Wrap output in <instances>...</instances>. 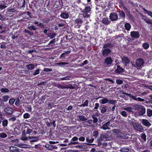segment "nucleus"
Returning <instances> with one entry per match:
<instances>
[{"label": "nucleus", "mask_w": 152, "mask_h": 152, "mask_svg": "<svg viewBox=\"0 0 152 152\" xmlns=\"http://www.w3.org/2000/svg\"><path fill=\"white\" fill-rule=\"evenodd\" d=\"M116 83L119 84H121L123 83V81L120 79H117L116 80Z\"/></svg>", "instance_id": "obj_58"}, {"label": "nucleus", "mask_w": 152, "mask_h": 152, "mask_svg": "<svg viewBox=\"0 0 152 152\" xmlns=\"http://www.w3.org/2000/svg\"><path fill=\"white\" fill-rule=\"evenodd\" d=\"M17 148L15 146H11L10 148V150L12 152H14L17 150Z\"/></svg>", "instance_id": "obj_45"}, {"label": "nucleus", "mask_w": 152, "mask_h": 152, "mask_svg": "<svg viewBox=\"0 0 152 152\" xmlns=\"http://www.w3.org/2000/svg\"><path fill=\"white\" fill-rule=\"evenodd\" d=\"M142 10L144 11V13L145 14H147L148 15L150 16L152 18V12L151 11H148L145 8H143Z\"/></svg>", "instance_id": "obj_20"}, {"label": "nucleus", "mask_w": 152, "mask_h": 152, "mask_svg": "<svg viewBox=\"0 0 152 152\" xmlns=\"http://www.w3.org/2000/svg\"><path fill=\"white\" fill-rule=\"evenodd\" d=\"M32 130L30 129L27 128L26 129V133L27 134H29L32 133Z\"/></svg>", "instance_id": "obj_57"}, {"label": "nucleus", "mask_w": 152, "mask_h": 152, "mask_svg": "<svg viewBox=\"0 0 152 152\" xmlns=\"http://www.w3.org/2000/svg\"><path fill=\"white\" fill-rule=\"evenodd\" d=\"M40 70L39 69H36L35 72L33 74V75H36L38 74H39V73Z\"/></svg>", "instance_id": "obj_64"}, {"label": "nucleus", "mask_w": 152, "mask_h": 152, "mask_svg": "<svg viewBox=\"0 0 152 152\" xmlns=\"http://www.w3.org/2000/svg\"><path fill=\"white\" fill-rule=\"evenodd\" d=\"M83 20L80 18L77 19L75 20V22L77 24H81Z\"/></svg>", "instance_id": "obj_38"}, {"label": "nucleus", "mask_w": 152, "mask_h": 152, "mask_svg": "<svg viewBox=\"0 0 152 152\" xmlns=\"http://www.w3.org/2000/svg\"><path fill=\"white\" fill-rule=\"evenodd\" d=\"M140 37L139 33L138 31H134V38H138Z\"/></svg>", "instance_id": "obj_26"}, {"label": "nucleus", "mask_w": 152, "mask_h": 152, "mask_svg": "<svg viewBox=\"0 0 152 152\" xmlns=\"http://www.w3.org/2000/svg\"><path fill=\"white\" fill-rule=\"evenodd\" d=\"M57 148V147L56 145H50L49 148V150H51L53 149H56Z\"/></svg>", "instance_id": "obj_42"}, {"label": "nucleus", "mask_w": 152, "mask_h": 152, "mask_svg": "<svg viewBox=\"0 0 152 152\" xmlns=\"http://www.w3.org/2000/svg\"><path fill=\"white\" fill-rule=\"evenodd\" d=\"M134 100L139 101L140 102H143L145 101L143 99L141 98L140 97H137L134 96Z\"/></svg>", "instance_id": "obj_36"}, {"label": "nucleus", "mask_w": 152, "mask_h": 152, "mask_svg": "<svg viewBox=\"0 0 152 152\" xmlns=\"http://www.w3.org/2000/svg\"><path fill=\"white\" fill-rule=\"evenodd\" d=\"M99 132L97 131H95L93 132V136L96 137L98 135Z\"/></svg>", "instance_id": "obj_63"}, {"label": "nucleus", "mask_w": 152, "mask_h": 152, "mask_svg": "<svg viewBox=\"0 0 152 152\" xmlns=\"http://www.w3.org/2000/svg\"><path fill=\"white\" fill-rule=\"evenodd\" d=\"M147 114L148 116L150 117L152 115V110L148 109L147 110Z\"/></svg>", "instance_id": "obj_28"}, {"label": "nucleus", "mask_w": 152, "mask_h": 152, "mask_svg": "<svg viewBox=\"0 0 152 152\" xmlns=\"http://www.w3.org/2000/svg\"><path fill=\"white\" fill-rule=\"evenodd\" d=\"M141 123L143 125L148 127H149L151 125V124L148 120L145 119H142Z\"/></svg>", "instance_id": "obj_12"}, {"label": "nucleus", "mask_w": 152, "mask_h": 152, "mask_svg": "<svg viewBox=\"0 0 152 152\" xmlns=\"http://www.w3.org/2000/svg\"><path fill=\"white\" fill-rule=\"evenodd\" d=\"M30 114L28 113H25L23 115V117L25 119L28 118L30 117Z\"/></svg>", "instance_id": "obj_47"}, {"label": "nucleus", "mask_w": 152, "mask_h": 152, "mask_svg": "<svg viewBox=\"0 0 152 152\" xmlns=\"http://www.w3.org/2000/svg\"><path fill=\"white\" fill-rule=\"evenodd\" d=\"M125 27L127 30H129L131 28V25L128 23H126L125 25Z\"/></svg>", "instance_id": "obj_39"}, {"label": "nucleus", "mask_w": 152, "mask_h": 152, "mask_svg": "<svg viewBox=\"0 0 152 152\" xmlns=\"http://www.w3.org/2000/svg\"><path fill=\"white\" fill-rule=\"evenodd\" d=\"M8 124V120L7 119H5L2 122V126L4 127H6L7 125Z\"/></svg>", "instance_id": "obj_40"}, {"label": "nucleus", "mask_w": 152, "mask_h": 152, "mask_svg": "<svg viewBox=\"0 0 152 152\" xmlns=\"http://www.w3.org/2000/svg\"><path fill=\"white\" fill-rule=\"evenodd\" d=\"M6 4L0 5V9L2 10L7 7V6L6 5Z\"/></svg>", "instance_id": "obj_55"}, {"label": "nucleus", "mask_w": 152, "mask_h": 152, "mask_svg": "<svg viewBox=\"0 0 152 152\" xmlns=\"http://www.w3.org/2000/svg\"><path fill=\"white\" fill-rule=\"evenodd\" d=\"M144 63V61L143 59L140 58L137 59L136 61V66L137 67H141Z\"/></svg>", "instance_id": "obj_11"}, {"label": "nucleus", "mask_w": 152, "mask_h": 152, "mask_svg": "<svg viewBox=\"0 0 152 152\" xmlns=\"http://www.w3.org/2000/svg\"><path fill=\"white\" fill-rule=\"evenodd\" d=\"M81 12L83 13L81 15L83 16L85 18H88L90 17V15L88 14L87 12H84V11H82Z\"/></svg>", "instance_id": "obj_27"}, {"label": "nucleus", "mask_w": 152, "mask_h": 152, "mask_svg": "<svg viewBox=\"0 0 152 152\" xmlns=\"http://www.w3.org/2000/svg\"><path fill=\"white\" fill-rule=\"evenodd\" d=\"M56 36V34L53 33H48V37H50L51 39L54 38Z\"/></svg>", "instance_id": "obj_33"}, {"label": "nucleus", "mask_w": 152, "mask_h": 152, "mask_svg": "<svg viewBox=\"0 0 152 152\" xmlns=\"http://www.w3.org/2000/svg\"><path fill=\"white\" fill-rule=\"evenodd\" d=\"M1 92L8 93L9 92V90L7 88H1Z\"/></svg>", "instance_id": "obj_43"}, {"label": "nucleus", "mask_w": 152, "mask_h": 152, "mask_svg": "<svg viewBox=\"0 0 152 152\" xmlns=\"http://www.w3.org/2000/svg\"><path fill=\"white\" fill-rule=\"evenodd\" d=\"M9 96L8 95H6L2 97V100L3 102H7L9 99Z\"/></svg>", "instance_id": "obj_29"}, {"label": "nucleus", "mask_w": 152, "mask_h": 152, "mask_svg": "<svg viewBox=\"0 0 152 152\" xmlns=\"http://www.w3.org/2000/svg\"><path fill=\"white\" fill-rule=\"evenodd\" d=\"M9 120L10 121L14 122L16 120V118L15 117H12L9 118Z\"/></svg>", "instance_id": "obj_62"}, {"label": "nucleus", "mask_w": 152, "mask_h": 152, "mask_svg": "<svg viewBox=\"0 0 152 152\" xmlns=\"http://www.w3.org/2000/svg\"><path fill=\"white\" fill-rule=\"evenodd\" d=\"M124 109L125 110H127L128 111L131 112H132L133 108L132 107H126L125 108H124Z\"/></svg>", "instance_id": "obj_48"}, {"label": "nucleus", "mask_w": 152, "mask_h": 152, "mask_svg": "<svg viewBox=\"0 0 152 152\" xmlns=\"http://www.w3.org/2000/svg\"><path fill=\"white\" fill-rule=\"evenodd\" d=\"M121 151L122 152H128L129 151L128 149L123 148L121 149Z\"/></svg>", "instance_id": "obj_61"}, {"label": "nucleus", "mask_w": 152, "mask_h": 152, "mask_svg": "<svg viewBox=\"0 0 152 152\" xmlns=\"http://www.w3.org/2000/svg\"><path fill=\"white\" fill-rule=\"evenodd\" d=\"M70 51H66L65 53L62 54L60 57V59H61L62 58H64L65 57L66 55H67L70 53Z\"/></svg>", "instance_id": "obj_25"}, {"label": "nucleus", "mask_w": 152, "mask_h": 152, "mask_svg": "<svg viewBox=\"0 0 152 152\" xmlns=\"http://www.w3.org/2000/svg\"><path fill=\"white\" fill-rule=\"evenodd\" d=\"M109 18L111 21H115L117 20L118 16L116 12H113L110 14Z\"/></svg>", "instance_id": "obj_5"}, {"label": "nucleus", "mask_w": 152, "mask_h": 152, "mask_svg": "<svg viewBox=\"0 0 152 152\" xmlns=\"http://www.w3.org/2000/svg\"><path fill=\"white\" fill-rule=\"evenodd\" d=\"M55 39H53L47 45V46L48 47L50 45L51 47H53L54 46V45L53 44L55 42Z\"/></svg>", "instance_id": "obj_34"}, {"label": "nucleus", "mask_w": 152, "mask_h": 152, "mask_svg": "<svg viewBox=\"0 0 152 152\" xmlns=\"http://www.w3.org/2000/svg\"><path fill=\"white\" fill-rule=\"evenodd\" d=\"M134 129L137 132H142L143 129L142 125L139 123H134Z\"/></svg>", "instance_id": "obj_4"}, {"label": "nucleus", "mask_w": 152, "mask_h": 152, "mask_svg": "<svg viewBox=\"0 0 152 152\" xmlns=\"http://www.w3.org/2000/svg\"><path fill=\"white\" fill-rule=\"evenodd\" d=\"M118 15L119 17L124 18L125 17V14L122 10H120L118 12Z\"/></svg>", "instance_id": "obj_23"}, {"label": "nucleus", "mask_w": 152, "mask_h": 152, "mask_svg": "<svg viewBox=\"0 0 152 152\" xmlns=\"http://www.w3.org/2000/svg\"><path fill=\"white\" fill-rule=\"evenodd\" d=\"M142 47L145 49L146 50L148 48L149 46L147 43L145 42L142 44Z\"/></svg>", "instance_id": "obj_35"}, {"label": "nucleus", "mask_w": 152, "mask_h": 152, "mask_svg": "<svg viewBox=\"0 0 152 152\" xmlns=\"http://www.w3.org/2000/svg\"><path fill=\"white\" fill-rule=\"evenodd\" d=\"M6 19V17L5 16L2 15L0 14V20H4Z\"/></svg>", "instance_id": "obj_59"}, {"label": "nucleus", "mask_w": 152, "mask_h": 152, "mask_svg": "<svg viewBox=\"0 0 152 152\" xmlns=\"http://www.w3.org/2000/svg\"><path fill=\"white\" fill-rule=\"evenodd\" d=\"M92 118H93V123H96L98 121L97 118L96 117H94L93 116L92 117Z\"/></svg>", "instance_id": "obj_60"}, {"label": "nucleus", "mask_w": 152, "mask_h": 152, "mask_svg": "<svg viewBox=\"0 0 152 152\" xmlns=\"http://www.w3.org/2000/svg\"><path fill=\"white\" fill-rule=\"evenodd\" d=\"M7 135L5 133L2 132L0 133V137L3 138H4L7 137Z\"/></svg>", "instance_id": "obj_50"}, {"label": "nucleus", "mask_w": 152, "mask_h": 152, "mask_svg": "<svg viewBox=\"0 0 152 152\" xmlns=\"http://www.w3.org/2000/svg\"><path fill=\"white\" fill-rule=\"evenodd\" d=\"M78 140V138L77 137H73L71 139V141L69 142L68 145H76L79 144L78 141H77Z\"/></svg>", "instance_id": "obj_8"}, {"label": "nucleus", "mask_w": 152, "mask_h": 152, "mask_svg": "<svg viewBox=\"0 0 152 152\" xmlns=\"http://www.w3.org/2000/svg\"><path fill=\"white\" fill-rule=\"evenodd\" d=\"M28 28L30 30H36L37 29V28L34 26L32 25L29 26H28Z\"/></svg>", "instance_id": "obj_52"}, {"label": "nucleus", "mask_w": 152, "mask_h": 152, "mask_svg": "<svg viewBox=\"0 0 152 152\" xmlns=\"http://www.w3.org/2000/svg\"><path fill=\"white\" fill-rule=\"evenodd\" d=\"M113 45L111 43H108L106 44H104L103 46V48H111L113 47Z\"/></svg>", "instance_id": "obj_24"}, {"label": "nucleus", "mask_w": 152, "mask_h": 152, "mask_svg": "<svg viewBox=\"0 0 152 152\" xmlns=\"http://www.w3.org/2000/svg\"><path fill=\"white\" fill-rule=\"evenodd\" d=\"M15 101V99L13 98L10 99L9 101V103L10 105H12L14 103Z\"/></svg>", "instance_id": "obj_49"}, {"label": "nucleus", "mask_w": 152, "mask_h": 152, "mask_svg": "<svg viewBox=\"0 0 152 152\" xmlns=\"http://www.w3.org/2000/svg\"><path fill=\"white\" fill-rule=\"evenodd\" d=\"M144 20L147 23L152 25V20L151 19L149 18H147L144 19Z\"/></svg>", "instance_id": "obj_41"}, {"label": "nucleus", "mask_w": 152, "mask_h": 152, "mask_svg": "<svg viewBox=\"0 0 152 152\" xmlns=\"http://www.w3.org/2000/svg\"><path fill=\"white\" fill-rule=\"evenodd\" d=\"M61 17L64 19H67L69 16V15L68 13L63 12L61 14Z\"/></svg>", "instance_id": "obj_19"}, {"label": "nucleus", "mask_w": 152, "mask_h": 152, "mask_svg": "<svg viewBox=\"0 0 152 152\" xmlns=\"http://www.w3.org/2000/svg\"><path fill=\"white\" fill-rule=\"evenodd\" d=\"M84 124L85 125L88 126H93L94 124L93 123V121L92 120H89L85 121Z\"/></svg>", "instance_id": "obj_14"}, {"label": "nucleus", "mask_w": 152, "mask_h": 152, "mask_svg": "<svg viewBox=\"0 0 152 152\" xmlns=\"http://www.w3.org/2000/svg\"><path fill=\"white\" fill-rule=\"evenodd\" d=\"M69 64V63H67V62H60L56 64V65L62 66L63 65H66V64Z\"/></svg>", "instance_id": "obj_31"}, {"label": "nucleus", "mask_w": 152, "mask_h": 152, "mask_svg": "<svg viewBox=\"0 0 152 152\" xmlns=\"http://www.w3.org/2000/svg\"><path fill=\"white\" fill-rule=\"evenodd\" d=\"M100 138L103 141H106L107 140L108 138L107 137H106L105 135L103 134H102L101 135Z\"/></svg>", "instance_id": "obj_30"}, {"label": "nucleus", "mask_w": 152, "mask_h": 152, "mask_svg": "<svg viewBox=\"0 0 152 152\" xmlns=\"http://www.w3.org/2000/svg\"><path fill=\"white\" fill-rule=\"evenodd\" d=\"M147 136L145 133H142L140 135V136L138 135L135 134H134V141H136L137 140V137L138 138L139 140L144 142L146 141Z\"/></svg>", "instance_id": "obj_3"}, {"label": "nucleus", "mask_w": 152, "mask_h": 152, "mask_svg": "<svg viewBox=\"0 0 152 152\" xmlns=\"http://www.w3.org/2000/svg\"><path fill=\"white\" fill-rule=\"evenodd\" d=\"M134 109L136 111H139L134 113L135 117L143 115L145 113V108L144 106L137 104H134Z\"/></svg>", "instance_id": "obj_1"}, {"label": "nucleus", "mask_w": 152, "mask_h": 152, "mask_svg": "<svg viewBox=\"0 0 152 152\" xmlns=\"http://www.w3.org/2000/svg\"><path fill=\"white\" fill-rule=\"evenodd\" d=\"M57 86L58 88H60L62 89H65L67 88V87H66L62 86L61 84H57Z\"/></svg>", "instance_id": "obj_56"}, {"label": "nucleus", "mask_w": 152, "mask_h": 152, "mask_svg": "<svg viewBox=\"0 0 152 152\" xmlns=\"http://www.w3.org/2000/svg\"><path fill=\"white\" fill-rule=\"evenodd\" d=\"M39 137H33L32 140H30L31 142H34L37 141L38 140Z\"/></svg>", "instance_id": "obj_46"}, {"label": "nucleus", "mask_w": 152, "mask_h": 152, "mask_svg": "<svg viewBox=\"0 0 152 152\" xmlns=\"http://www.w3.org/2000/svg\"><path fill=\"white\" fill-rule=\"evenodd\" d=\"M6 29V27L5 25L1 24L0 25V30H1L0 31V34H2L5 32Z\"/></svg>", "instance_id": "obj_17"}, {"label": "nucleus", "mask_w": 152, "mask_h": 152, "mask_svg": "<svg viewBox=\"0 0 152 152\" xmlns=\"http://www.w3.org/2000/svg\"><path fill=\"white\" fill-rule=\"evenodd\" d=\"M122 61L123 63L124 64L125 66H127L129 62L130 61L128 58L125 56H124L121 57Z\"/></svg>", "instance_id": "obj_13"}, {"label": "nucleus", "mask_w": 152, "mask_h": 152, "mask_svg": "<svg viewBox=\"0 0 152 152\" xmlns=\"http://www.w3.org/2000/svg\"><path fill=\"white\" fill-rule=\"evenodd\" d=\"M107 109V107L104 105H102L100 106V112L102 113H104L106 112Z\"/></svg>", "instance_id": "obj_15"}, {"label": "nucleus", "mask_w": 152, "mask_h": 152, "mask_svg": "<svg viewBox=\"0 0 152 152\" xmlns=\"http://www.w3.org/2000/svg\"><path fill=\"white\" fill-rule=\"evenodd\" d=\"M120 113L123 116L126 117L127 116V113L126 112L124 111H121L120 112Z\"/></svg>", "instance_id": "obj_44"}, {"label": "nucleus", "mask_w": 152, "mask_h": 152, "mask_svg": "<svg viewBox=\"0 0 152 152\" xmlns=\"http://www.w3.org/2000/svg\"><path fill=\"white\" fill-rule=\"evenodd\" d=\"M86 141L89 143L92 142L94 140V138L90 139L89 138H87L86 139Z\"/></svg>", "instance_id": "obj_54"}, {"label": "nucleus", "mask_w": 152, "mask_h": 152, "mask_svg": "<svg viewBox=\"0 0 152 152\" xmlns=\"http://www.w3.org/2000/svg\"><path fill=\"white\" fill-rule=\"evenodd\" d=\"M102 54L104 56H107L111 52V50L109 48H104L102 50Z\"/></svg>", "instance_id": "obj_10"}, {"label": "nucleus", "mask_w": 152, "mask_h": 152, "mask_svg": "<svg viewBox=\"0 0 152 152\" xmlns=\"http://www.w3.org/2000/svg\"><path fill=\"white\" fill-rule=\"evenodd\" d=\"M117 69L115 70V72L117 73H121L123 72V69L120 66H117Z\"/></svg>", "instance_id": "obj_21"}, {"label": "nucleus", "mask_w": 152, "mask_h": 152, "mask_svg": "<svg viewBox=\"0 0 152 152\" xmlns=\"http://www.w3.org/2000/svg\"><path fill=\"white\" fill-rule=\"evenodd\" d=\"M77 117L81 121H85L87 120V118L86 117L82 115H78Z\"/></svg>", "instance_id": "obj_22"}, {"label": "nucleus", "mask_w": 152, "mask_h": 152, "mask_svg": "<svg viewBox=\"0 0 152 152\" xmlns=\"http://www.w3.org/2000/svg\"><path fill=\"white\" fill-rule=\"evenodd\" d=\"M4 111L10 115L12 114L13 112V109L8 106L4 108Z\"/></svg>", "instance_id": "obj_9"}, {"label": "nucleus", "mask_w": 152, "mask_h": 152, "mask_svg": "<svg viewBox=\"0 0 152 152\" xmlns=\"http://www.w3.org/2000/svg\"><path fill=\"white\" fill-rule=\"evenodd\" d=\"M113 61L112 58L110 57H107L106 58L104 61V64L106 65H110L111 64Z\"/></svg>", "instance_id": "obj_7"}, {"label": "nucleus", "mask_w": 152, "mask_h": 152, "mask_svg": "<svg viewBox=\"0 0 152 152\" xmlns=\"http://www.w3.org/2000/svg\"><path fill=\"white\" fill-rule=\"evenodd\" d=\"M26 66L27 68L29 70H32L34 68V66L33 64H29L28 65H26Z\"/></svg>", "instance_id": "obj_32"}, {"label": "nucleus", "mask_w": 152, "mask_h": 152, "mask_svg": "<svg viewBox=\"0 0 152 152\" xmlns=\"http://www.w3.org/2000/svg\"><path fill=\"white\" fill-rule=\"evenodd\" d=\"M116 102V101L113 100H108V104H115Z\"/></svg>", "instance_id": "obj_51"}, {"label": "nucleus", "mask_w": 152, "mask_h": 152, "mask_svg": "<svg viewBox=\"0 0 152 152\" xmlns=\"http://www.w3.org/2000/svg\"><path fill=\"white\" fill-rule=\"evenodd\" d=\"M21 103V102L19 99H18L15 102V104L17 106H18Z\"/></svg>", "instance_id": "obj_53"}, {"label": "nucleus", "mask_w": 152, "mask_h": 152, "mask_svg": "<svg viewBox=\"0 0 152 152\" xmlns=\"http://www.w3.org/2000/svg\"><path fill=\"white\" fill-rule=\"evenodd\" d=\"M113 132L115 133V136L117 137L123 139H126L128 138L126 134L122 133L118 129H115L113 130Z\"/></svg>", "instance_id": "obj_2"}, {"label": "nucleus", "mask_w": 152, "mask_h": 152, "mask_svg": "<svg viewBox=\"0 0 152 152\" xmlns=\"http://www.w3.org/2000/svg\"><path fill=\"white\" fill-rule=\"evenodd\" d=\"M110 22L108 18H103L102 20V23L105 25H109L110 23Z\"/></svg>", "instance_id": "obj_16"}, {"label": "nucleus", "mask_w": 152, "mask_h": 152, "mask_svg": "<svg viewBox=\"0 0 152 152\" xmlns=\"http://www.w3.org/2000/svg\"><path fill=\"white\" fill-rule=\"evenodd\" d=\"M99 98H102L103 99L101 100V103L102 104H105L107 103H108V99L105 98L103 97H100L98 98H97V99H98Z\"/></svg>", "instance_id": "obj_18"}, {"label": "nucleus", "mask_w": 152, "mask_h": 152, "mask_svg": "<svg viewBox=\"0 0 152 152\" xmlns=\"http://www.w3.org/2000/svg\"><path fill=\"white\" fill-rule=\"evenodd\" d=\"M91 8L90 7H85V9L83 10V11L84 12H86L87 13H89L91 11Z\"/></svg>", "instance_id": "obj_37"}, {"label": "nucleus", "mask_w": 152, "mask_h": 152, "mask_svg": "<svg viewBox=\"0 0 152 152\" xmlns=\"http://www.w3.org/2000/svg\"><path fill=\"white\" fill-rule=\"evenodd\" d=\"M111 126V124H110V121H108L105 124L102 125V126L101 127V128L103 129L104 130H109L110 129V126Z\"/></svg>", "instance_id": "obj_6"}]
</instances>
